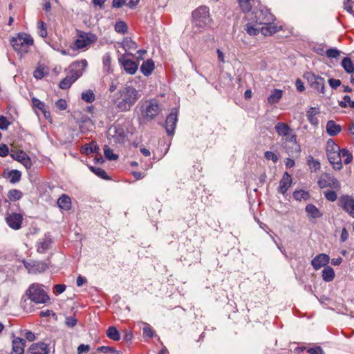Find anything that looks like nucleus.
I'll return each mask as SVG.
<instances>
[{
	"mask_svg": "<svg viewBox=\"0 0 354 354\" xmlns=\"http://www.w3.org/2000/svg\"><path fill=\"white\" fill-rule=\"evenodd\" d=\"M119 94L115 108L120 112L129 111L140 97L138 91L131 86H124L120 90Z\"/></svg>",
	"mask_w": 354,
	"mask_h": 354,
	"instance_id": "nucleus-1",
	"label": "nucleus"
},
{
	"mask_svg": "<svg viewBox=\"0 0 354 354\" xmlns=\"http://www.w3.org/2000/svg\"><path fill=\"white\" fill-rule=\"evenodd\" d=\"M257 24L263 25L261 27V32L265 36L272 35L278 31V28L272 22L274 16L267 9L259 10L254 13Z\"/></svg>",
	"mask_w": 354,
	"mask_h": 354,
	"instance_id": "nucleus-2",
	"label": "nucleus"
},
{
	"mask_svg": "<svg viewBox=\"0 0 354 354\" xmlns=\"http://www.w3.org/2000/svg\"><path fill=\"white\" fill-rule=\"evenodd\" d=\"M87 65L88 62L86 59L73 62L70 66L68 75L60 82L59 88L62 89L69 88L72 84L82 75L83 71Z\"/></svg>",
	"mask_w": 354,
	"mask_h": 354,
	"instance_id": "nucleus-3",
	"label": "nucleus"
},
{
	"mask_svg": "<svg viewBox=\"0 0 354 354\" xmlns=\"http://www.w3.org/2000/svg\"><path fill=\"white\" fill-rule=\"evenodd\" d=\"M326 153L330 163L336 170H340L342 167L341 160V149L335 143L332 139H329L326 142Z\"/></svg>",
	"mask_w": 354,
	"mask_h": 354,
	"instance_id": "nucleus-4",
	"label": "nucleus"
},
{
	"mask_svg": "<svg viewBox=\"0 0 354 354\" xmlns=\"http://www.w3.org/2000/svg\"><path fill=\"white\" fill-rule=\"evenodd\" d=\"M44 288L41 284L32 283L26 290V295L30 301L36 304H45L49 300V297Z\"/></svg>",
	"mask_w": 354,
	"mask_h": 354,
	"instance_id": "nucleus-5",
	"label": "nucleus"
},
{
	"mask_svg": "<svg viewBox=\"0 0 354 354\" xmlns=\"http://www.w3.org/2000/svg\"><path fill=\"white\" fill-rule=\"evenodd\" d=\"M97 40V37L92 32H86L78 31L77 39L74 41V45L77 50L88 49L92 44H95Z\"/></svg>",
	"mask_w": 354,
	"mask_h": 354,
	"instance_id": "nucleus-6",
	"label": "nucleus"
},
{
	"mask_svg": "<svg viewBox=\"0 0 354 354\" xmlns=\"http://www.w3.org/2000/svg\"><path fill=\"white\" fill-rule=\"evenodd\" d=\"M211 21L209 8L206 6H201L192 12V21L198 28L207 26Z\"/></svg>",
	"mask_w": 354,
	"mask_h": 354,
	"instance_id": "nucleus-7",
	"label": "nucleus"
},
{
	"mask_svg": "<svg viewBox=\"0 0 354 354\" xmlns=\"http://www.w3.org/2000/svg\"><path fill=\"white\" fill-rule=\"evenodd\" d=\"M10 42L15 50L22 55L28 51L30 46L33 44V39L26 34H19L17 37L12 38Z\"/></svg>",
	"mask_w": 354,
	"mask_h": 354,
	"instance_id": "nucleus-8",
	"label": "nucleus"
},
{
	"mask_svg": "<svg viewBox=\"0 0 354 354\" xmlns=\"http://www.w3.org/2000/svg\"><path fill=\"white\" fill-rule=\"evenodd\" d=\"M304 77L307 80L311 88L316 90L319 93H325V80L319 75L312 72H306Z\"/></svg>",
	"mask_w": 354,
	"mask_h": 354,
	"instance_id": "nucleus-9",
	"label": "nucleus"
},
{
	"mask_svg": "<svg viewBox=\"0 0 354 354\" xmlns=\"http://www.w3.org/2000/svg\"><path fill=\"white\" fill-rule=\"evenodd\" d=\"M161 111L160 105L155 99L146 102L145 109L142 111L143 117L147 120H153Z\"/></svg>",
	"mask_w": 354,
	"mask_h": 354,
	"instance_id": "nucleus-10",
	"label": "nucleus"
},
{
	"mask_svg": "<svg viewBox=\"0 0 354 354\" xmlns=\"http://www.w3.org/2000/svg\"><path fill=\"white\" fill-rule=\"evenodd\" d=\"M127 137V132L124 127L115 124L110 127L107 132V138L115 143H122Z\"/></svg>",
	"mask_w": 354,
	"mask_h": 354,
	"instance_id": "nucleus-11",
	"label": "nucleus"
},
{
	"mask_svg": "<svg viewBox=\"0 0 354 354\" xmlns=\"http://www.w3.org/2000/svg\"><path fill=\"white\" fill-rule=\"evenodd\" d=\"M317 184L321 189L330 187L335 190H339L341 185L339 180L329 174L325 173L321 176Z\"/></svg>",
	"mask_w": 354,
	"mask_h": 354,
	"instance_id": "nucleus-12",
	"label": "nucleus"
},
{
	"mask_svg": "<svg viewBox=\"0 0 354 354\" xmlns=\"http://www.w3.org/2000/svg\"><path fill=\"white\" fill-rule=\"evenodd\" d=\"M24 265L28 272L32 274L44 272L48 268L47 264L43 261H24Z\"/></svg>",
	"mask_w": 354,
	"mask_h": 354,
	"instance_id": "nucleus-13",
	"label": "nucleus"
},
{
	"mask_svg": "<svg viewBox=\"0 0 354 354\" xmlns=\"http://www.w3.org/2000/svg\"><path fill=\"white\" fill-rule=\"evenodd\" d=\"M339 201L342 209L354 218V198L348 195H344L339 198Z\"/></svg>",
	"mask_w": 354,
	"mask_h": 354,
	"instance_id": "nucleus-14",
	"label": "nucleus"
},
{
	"mask_svg": "<svg viewBox=\"0 0 354 354\" xmlns=\"http://www.w3.org/2000/svg\"><path fill=\"white\" fill-rule=\"evenodd\" d=\"M178 120L177 110L172 109L165 121V129L169 136L174 133Z\"/></svg>",
	"mask_w": 354,
	"mask_h": 354,
	"instance_id": "nucleus-15",
	"label": "nucleus"
},
{
	"mask_svg": "<svg viewBox=\"0 0 354 354\" xmlns=\"http://www.w3.org/2000/svg\"><path fill=\"white\" fill-rule=\"evenodd\" d=\"M119 62L122 66L124 70L130 75H133L138 70V65L136 62L127 59L126 55H122L119 59Z\"/></svg>",
	"mask_w": 354,
	"mask_h": 354,
	"instance_id": "nucleus-16",
	"label": "nucleus"
},
{
	"mask_svg": "<svg viewBox=\"0 0 354 354\" xmlns=\"http://www.w3.org/2000/svg\"><path fill=\"white\" fill-rule=\"evenodd\" d=\"M22 220V215L17 213H12L6 217L8 225L14 230H19L21 227Z\"/></svg>",
	"mask_w": 354,
	"mask_h": 354,
	"instance_id": "nucleus-17",
	"label": "nucleus"
},
{
	"mask_svg": "<svg viewBox=\"0 0 354 354\" xmlns=\"http://www.w3.org/2000/svg\"><path fill=\"white\" fill-rule=\"evenodd\" d=\"M330 261L329 256L322 253L319 255L316 256L311 261L312 266L316 270L320 269L322 267H324Z\"/></svg>",
	"mask_w": 354,
	"mask_h": 354,
	"instance_id": "nucleus-18",
	"label": "nucleus"
},
{
	"mask_svg": "<svg viewBox=\"0 0 354 354\" xmlns=\"http://www.w3.org/2000/svg\"><path fill=\"white\" fill-rule=\"evenodd\" d=\"M49 351L48 345L44 342L32 344L29 348L31 354H48Z\"/></svg>",
	"mask_w": 354,
	"mask_h": 354,
	"instance_id": "nucleus-19",
	"label": "nucleus"
},
{
	"mask_svg": "<svg viewBox=\"0 0 354 354\" xmlns=\"http://www.w3.org/2000/svg\"><path fill=\"white\" fill-rule=\"evenodd\" d=\"M292 183V177L288 173L285 172L282 178L279 182V186L278 187V192L281 194L284 195L288 191V188L291 185Z\"/></svg>",
	"mask_w": 354,
	"mask_h": 354,
	"instance_id": "nucleus-20",
	"label": "nucleus"
},
{
	"mask_svg": "<svg viewBox=\"0 0 354 354\" xmlns=\"http://www.w3.org/2000/svg\"><path fill=\"white\" fill-rule=\"evenodd\" d=\"M283 138L281 139V145H287L291 144V148L300 151V146L297 142V136L294 133H288V136H283Z\"/></svg>",
	"mask_w": 354,
	"mask_h": 354,
	"instance_id": "nucleus-21",
	"label": "nucleus"
},
{
	"mask_svg": "<svg viewBox=\"0 0 354 354\" xmlns=\"http://www.w3.org/2000/svg\"><path fill=\"white\" fill-rule=\"evenodd\" d=\"M26 340L24 339L17 337L12 341L13 354H24Z\"/></svg>",
	"mask_w": 354,
	"mask_h": 354,
	"instance_id": "nucleus-22",
	"label": "nucleus"
},
{
	"mask_svg": "<svg viewBox=\"0 0 354 354\" xmlns=\"http://www.w3.org/2000/svg\"><path fill=\"white\" fill-rule=\"evenodd\" d=\"M50 245L51 239L48 235H45V237L38 242L37 250L39 253H44L50 248Z\"/></svg>",
	"mask_w": 354,
	"mask_h": 354,
	"instance_id": "nucleus-23",
	"label": "nucleus"
},
{
	"mask_svg": "<svg viewBox=\"0 0 354 354\" xmlns=\"http://www.w3.org/2000/svg\"><path fill=\"white\" fill-rule=\"evenodd\" d=\"M326 132L330 136L337 135L342 130L339 124H336L333 120H329L326 124Z\"/></svg>",
	"mask_w": 354,
	"mask_h": 354,
	"instance_id": "nucleus-24",
	"label": "nucleus"
},
{
	"mask_svg": "<svg viewBox=\"0 0 354 354\" xmlns=\"http://www.w3.org/2000/svg\"><path fill=\"white\" fill-rule=\"evenodd\" d=\"M120 46L129 55H132L130 51L131 50H135L137 48L136 43L133 41L130 37H125L120 43Z\"/></svg>",
	"mask_w": 354,
	"mask_h": 354,
	"instance_id": "nucleus-25",
	"label": "nucleus"
},
{
	"mask_svg": "<svg viewBox=\"0 0 354 354\" xmlns=\"http://www.w3.org/2000/svg\"><path fill=\"white\" fill-rule=\"evenodd\" d=\"M154 62L152 59H147L140 66V71L145 76H149L154 70Z\"/></svg>",
	"mask_w": 354,
	"mask_h": 354,
	"instance_id": "nucleus-26",
	"label": "nucleus"
},
{
	"mask_svg": "<svg viewBox=\"0 0 354 354\" xmlns=\"http://www.w3.org/2000/svg\"><path fill=\"white\" fill-rule=\"evenodd\" d=\"M306 212L309 217L317 218L322 216V214L319 209L313 204H308L306 206Z\"/></svg>",
	"mask_w": 354,
	"mask_h": 354,
	"instance_id": "nucleus-27",
	"label": "nucleus"
},
{
	"mask_svg": "<svg viewBox=\"0 0 354 354\" xmlns=\"http://www.w3.org/2000/svg\"><path fill=\"white\" fill-rule=\"evenodd\" d=\"M275 129L279 136H288V133L292 132L290 127L284 122H278L275 125Z\"/></svg>",
	"mask_w": 354,
	"mask_h": 354,
	"instance_id": "nucleus-28",
	"label": "nucleus"
},
{
	"mask_svg": "<svg viewBox=\"0 0 354 354\" xmlns=\"http://www.w3.org/2000/svg\"><path fill=\"white\" fill-rule=\"evenodd\" d=\"M319 113V110L315 107H310L307 111L308 120L311 124L317 125L319 123L318 119L316 118V115Z\"/></svg>",
	"mask_w": 354,
	"mask_h": 354,
	"instance_id": "nucleus-29",
	"label": "nucleus"
},
{
	"mask_svg": "<svg viewBox=\"0 0 354 354\" xmlns=\"http://www.w3.org/2000/svg\"><path fill=\"white\" fill-rule=\"evenodd\" d=\"M71 198L65 195H62L57 200L58 206L63 209L68 210L71 208Z\"/></svg>",
	"mask_w": 354,
	"mask_h": 354,
	"instance_id": "nucleus-30",
	"label": "nucleus"
},
{
	"mask_svg": "<svg viewBox=\"0 0 354 354\" xmlns=\"http://www.w3.org/2000/svg\"><path fill=\"white\" fill-rule=\"evenodd\" d=\"M283 95V91L279 89H274L270 96L268 97V102L270 104H274L279 102Z\"/></svg>",
	"mask_w": 354,
	"mask_h": 354,
	"instance_id": "nucleus-31",
	"label": "nucleus"
},
{
	"mask_svg": "<svg viewBox=\"0 0 354 354\" xmlns=\"http://www.w3.org/2000/svg\"><path fill=\"white\" fill-rule=\"evenodd\" d=\"M323 280L326 282L332 281L335 278V272L330 266H326L322 270Z\"/></svg>",
	"mask_w": 354,
	"mask_h": 354,
	"instance_id": "nucleus-32",
	"label": "nucleus"
},
{
	"mask_svg": "<svg viewBox=\"0 0 354 354\" xmlns=\"http://www.w3.org/2000/svg\"><path fill=\"white\" fill-rule=\"evenodd\" d=\"M342 66L347 73L354 72V64L349 57H344L342 61Z\"/></svg>",
	"mask_w": 354,
	"mask_h": 354,
	"instance_id": "nucleus-33",
	"label": "nucleus"
},
{
	"mask_svg": "<svg viewBox=\"0 0 354 354\" xmlns=\"http://www.w3.org/2000/svg\"><path fill=\"white\" fill-rule=\"evenodd\" d=\"M107 337L114 341H118L120 339V335L118 329L115 326H110L106 330Z\"/></svg>",
	"mask_w": 354,
	"mask_h": 354,
	"instance_id": "nucleus-34",
	"label": "nucleus"
},
{
	"mask_svg": "<svg viewBox=\"0 0 354 354\" xmlns=\"http://www.w3.org/2000/svg\"><path fill=\"white\" fill-rule=\"evenodd\" d=\"M293 197L295 200L299 201H301L302 200L306 201L310 198V194L308 192L300 189L294 192Z\"/></svg>",
	"mask_w": 354,
	"mask_h": 354,
	"instance_id": "nucleus-35",
	"label": "nucleus"
},
{
	"mask_svg": "<svg viewBox=\"0 0 354 354\" xmlns=\"http://www.w3.org/2000/svg\"><path fill=\"white\" fill-rule=\"evenodd\" d=\"M98 150L99 148L97 146V145L95 142H90L89 144H86L82 146L81 151L82 153H84L86 154H90L92 153L97 152V151Z\"/></svg>",
	"mask_w": 354,
	"mask_h": 354,
	"instance_id": "nucleus-36",
	"label": "nucleus"
},
{
	"mask_svg": "<svg viewBox=\"0 0 354 354\" xmlns=\"http://www.w3.org/2000/svg\"><path fill=\"white\" fill-rule=\"evenodd\" d=\"M23 196L22 192L18 189H10L8 192V197L11 201H16L19 200Z\"/></svg>",
	"mask_w": 354,
	"mask_h": 354,
	"instance_id": "nucleus-37",
	"label": "nucleus"
},
{
	"mask_svg": "<svg viewBox=\"0 0 354 354\" xmlns=\"http://www.w3.org/2000/svg\"><path fill=\"white\" fill-rule=\"evenodd\" d=\"M95 99V96L92 90H88L82 93V100L87 103L93 102Z\"/></svg>",
	"mask_w": 354,
	"mask_h": 354,
	"instance_id": "nucleus-38",
	"label": "nucleus"
},
{
	"mask_svg": "<svg viewBox=\"0 0 354 354\" xmlns=\"http://www.w3.org/2000/svg\"><path fill=\"white\" fill-rule=\"evenodd\" d=\"M239 6L243 12H248L252 9V4L250 0H237Z\"/></svg>",
	"mask_w": 354,
	"mask_h": 354,
	"instance_id": "nucleus-39",
	"label": "nucleus"
},
{
	"mask_svg": "<svg viewBox=\"0 0 354 354\" xmlns=\"http://www.w3.org/2000/svg\"><path fill=\"white\" fill-rule=\"evenodd\" d=\"M104 153L105 157L109 160H115L118 158V156L113 153V151L107 146L104 147Z\"/></svg>",
	"mask_w": 354,
	"mask_h": 354,
	"instance_id": "nucleus-40",
	"label": "nucleus"
},
{
	"mask_svg": "<svg viewBox=\"0 0 354 354\" xmlns=\"http://www.w3.org/2000/svg\"><path fill=\"white\" fill-rule=\"evenodd\" d=\"M308 165L309 166L311 171H316L320 168V163L317 160H315L313 157L310 156L307 160Z\"/></svg>",
	"mask_w": 354,
	"mask_h": 354,
	"instance_id": "nucleus-41",
	"label": "nucleus"
},
{
	"mask_svg": "<svg viewBox=\"0 0 354 354\" xmlns=\"http://www.w3.org/2000/svg\"><path fill=\"white\" fill-rule=\"evenodd\" d=\"M21 174L18 170H12L9 173L10 181L11 183H16L21 179Z\"/></svg>",
	"mask_w": 354,
	"mask_h": 354,
	"instance_id": "nucleus-42",
	"label": "nucleus"
},
{
	"mask_svg": "<svg viewBox=\"0 0 354 354\" xmlns=\"http://www.w3.org/2000/svg\"><path fill=\"white\" fill-rule=\"evenodd\" d=\"M38 34L40 37L44 38L47 36V30L46 24L42 21H39L37 24Z\"/></svg>",
	"mask_w": 354,
	"mask_h": 354,
	"instance_id": "nucleus-43",
	"label": "nucleus"
},
{
	"mask_svg": "<svg viewBox=\"0 0 354 354\" xmlns=\"http://www.w3.org/2000/svg\"><path fill=\"white\" fill-rule=\"evenodd\" d=\"M345 158V159L344 160V162L346 165L351 163V161L353 160L352 154L346 149H342L341 158Z\"/></svg>",
	"mask_w": 354,
	"mask_h": 354,
	"instance_id": "nucleus-44",
	"label": "nucleus"
},
{
	"mask_svg": "<svg viewBox=\"0 0 354 354\" xmlns=\"http://www.w3.org/2000/svg\"><path fill=\"white\" fill-rule=\"evenodd\" d=\"M91 170L99 177L103 179H109L106 172L103 169L91 167Z\"/></svg>",
	"mask_w": 354,
	"mask_h": 354,
	"instance_id": "nucleus-45",
	"label": "nucleus"
},
{
	"mask_svg": "<svg viewBox=\"0 0 354 354\" xmlns=\"http://www.w3.org/2000/svg\"><path fill=\"white\" fill-rule=\"evenodd\" d=\"M245 31L250 35H257L261 32V27H257L250 24H247Z\"/></svg>",
	"mask_w": 354,
	"mask_h": 354,
	"instance_id": "nucleus-46",
	"label": "nucleus"
},
{
	"mask_svg": "<svg viewBox=\"0 0 354 354\" xmlns=\"http://www.w3.org/2000/svg\"><path fill=\"white\" fill-rule=\"evenodd\" d=\"M26 153L23 151H12L10 153V156L15 160L20 162L23 160L24 157L26 156Z\"/></svg>",
	"mask_w": 354,
	"mask_h": 354,
	"instance_id": "nucleus-47",
	"label": "nucleus"
},
{
	"mask_svg": "<svg viewBox=\"0 0 354 354\" xmlns=\"http://www.w3.org/2000/svg\"><path fill=\"white\" fill-rule=\"evenodd\" d=\"M115 30L120 33H125L127 31V26L124 21L117 22L115 25Z\"/></svg>",
	"mask_w": 354,
	"mask_h": 354,
	"instance_id": "nucleus-48",
	"label": "nucleus"
},
{
	"mask_svg": "<svg viewBox=\"0 0 354 354\" xmlns=\"http://www.w3.org/2000/svg\"><path fill=\"white\" fill-rule=\"evenodd\" d=\"M324 196L325 198L330 202H334L337 198V194H336V192L334 190H328L324 192Z\"/></svg>",
	"mask_w": 354,
	"mask_h": 354,
	"instance_id": "nucleus-49",
	"label": "nucleus"
},
{
	"mask_svg": "<svg viewBox=\"0 0 354 354\" xmlns=\"http://www.w3.org/2000/svg\"><path fill=\"white\" fill-rule=\"evenodd\" d=\"M143 335L145 337L152 338L154 336V331L151 326L148 324H145L143 327Z\"/></svg>",
	"mask_w": 354,
	"mask_h": 354,
	"instance_id": "nucleus-50",
	"label": "nucleus"
},
{
	"mask_svg": "<svg viewBox=\"0 0 354 354\" xmlns=\"http://www.w3.org/2000/svg\"><path fill=\"white\" fill-rule=\"evenodd\" d=\"M326 53L327 57L330 58H337L340 55V52L336 48L328 49Z\"/></svg>",
	"mask_w": 354,
	"mask_h": 354,
	"instance_id": "nucleus-51",
	"label": "nucleus"
},
{
	"mask_svg": "<svg viewBox=\"0 0 354 354\" xmlns=\"http://www.w3.org/2000/svg\"><path fill=\"white\" fill-rule=\"evenodd\" d=\"M10 122L3 115H0V129L6 130Z\"/></svg>",
	"mask_w": 354,
	"mask_h": 354,
	"instance_id": "nucleus-52",
	"label": "nucleus"
},
{
	"mask_svg": "<svg viewBox=\"0 0 354 354\" xmlns=\"http://www.w3.org/2000/svg\"><path fill=\"white\" fill-rule=\"evenodd\" d=\"M283 147L286 150V153L289 156H294L295 154H299L300 151L295 150L291 148V144L284 145L283 144Z\"/></svg>",
	"mask_w": 354,
	"mask_h": 354,
	"instance_id": "nucleus-53",
	"label": "nucleus"
},
{
	"mask_svg": "<svg viewBox=\"0 0 354 354\" xmlns=\"http://www.w3.org/2000/svg\"><path fill=\"white\" fill-rule=\"evenodd\" d=\"M32 101L33 106L39 109L41 111H43V112L46 115V112L44 111V106H45L44 103H43L39 100L35 98V97L32 98Z\"/></svg>",
	"mask_w": 354,
	"mask_h": 354,
	"instance_id": "nucleus-54",
	"label": "nucleus"
},
{
	"mask_svg": "<svg viewBox=\"0 0 354 354\" xmlns=\"http://www.w3.org/2000/svg\"><path fill=\"white\" fill-rule=\"evenodd\" d=\"M264 155H265V158L267 160H270L274 163H276L278 161L277 156L272 151H266Z\"/></svg>",
	"mask_w": 354,
	"mask_h": 354,
	"instance_id": "nucleus-55",
	"label": "nucleus"
},
{
	"mask_svg": "<svg viewBox=\"0 0 354 354\" xmlns=\"http://www.w3.org/2000/svg\"><path fill=\"white\" fill-rule=\"evenodd\" d=\"M77 319L73 316L67 317L65 320V324L68 327H73L77 324Z\"/></svg>",
	"mask_w": 354,
	"mask_h": 354,
	"instance_id": "nucleus-56",
	"label": "nucleus"
},
{
	"mask_svg": "<svg viewBox=\"0 0 354 354\" xmlns=\"http://www.w3.org/2000/svg\"><path fill=\"white\" fill-rule=\"evenodd\" d=\"M55 106L59 110H65L67 107L66 101L64 99H59L55 102Z\"/></svg>",
	"mask_w": 354,
	"mask_h": 354,
	"instance_id": "nucleus-57",
	"label": "nucleus"
},
{
	"mask_svg": "<svg viewBox=\"0 0 354 354\" xmlns=\"http://www.w3.org/2000/svg\"><path fill=\"white\" fill-rule=\"evenodd\" d=\"M97 351H100L101 352H103L104 353L111 352V353H115L117 354H119V351H116L113 347H109V346H100L97 348Z\"/></svg>",
	"mask_w": 354,
	"mask_h": 354,
	"instance_id": "nucleus-58",
	"label": "nucleus"
},
{
	"mask_svg": "<svg viewBox=\"0 0 354 354\" xmlns=\"http://www.w3.org/2000/svg\"><path fill=\"white\" fill-rule=\"evenodd\" d=\"M328 83L330 87L333 89H336L341 85V81L339 80L330 78L328 80Z\"/></svg>",
	"mask_w": 354,
	"mask_h": 354,
	"instance_id": "nucleus-59",
	"label": "nucleus"
},
{
	"mask_svg": "<svg viewBox=\"0 0 354 354\" xmlns=\"http://www.w3.org/2000/svg\"><path fill=\"white\" fill-rule=\"evenodd\" d=\"M308 353L309 354H323L324 351L320 346H315L313 348H310L308 349Z\"/></svg>",
	"mask_w": 354,
	"mask_h": 354,
	"instance_id": "nucleus-60",
	"label": "nucleus"
},
{
	"mask_svg": "<svg viewBox=\"0 0 354 354\" xmlns=\"http://www.w3.org/2000/svg\"><path fill=\"white\" fill-rule=\"evenodd\" d=\"M20 162L26 168L29 169L30 168L32 165L31 160L29 158L28 155L24 157L23 160L20 161Z\"/></svg>",
	"mask_w": 354,
	"mask_h": 354,
	"instance_id": "nucleus-61",
	"label": "nucleus"
},
{
	"mask_svg": "<svg viewBox=\"0 0 354 354\" xmlns=\"http://www.w3.org/2000/svg\"><path fill=\"white\" fill-rule=\"evenodd\" d=\"M353 3L351 0H345L344 3V9L349 13H353Z\"/></svg>",
	"mask_w": 354,
	"mask_h": 354,
	"instance_id": "nucleus-62",
	"label": "nucleus"
},
{
	"mask_svg": "<svg viewBox=\"0 0 354 354\" xmlns=\"http://www.w3.org/2000/svg\"><path fill=\"white\" fill-rule=\"evenodd\" d=\"M9 150L6 145L2 144L0 145V156L6 157L8 154Z\"/></svg>",
	"mask_w": 354,
	"mask_h": 354,
	"instance_id": "nucleus-63",
	"label": "nucleus"
},
{
	"mask_svg": "<svg viewBox=\"0 0 354 354\" xmlns=\"http://www.w3.org/2000/svg\"><path fill=\"white\" fill-rule=\"evenodd\" d=\"M34 77L36 79H41L44 77V68H37L34 71Z\"/></svg>",
	"mask_w": 354,
	"mask_h": 354,
	"instance_id": "nucleus-64",
	"label": "nucleus"
}]
</instances>
